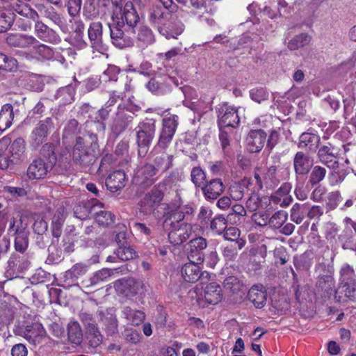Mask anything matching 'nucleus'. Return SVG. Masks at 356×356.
Masks as SVG:
<instances>
[{"instance_id": "f257e3e1", "label": "nucleus", "mask_w": 356, "mask_h": 356, "mask_svg": "<svg viewBox=\"0 0 356 356\" xmlns=\"http://www.w3.org/2000/svg\"><path fill=\"white\" fill-rule=\"evenodd\" d=\"M99 147L96 134L86 131L83 136H77L72 152L73 163L83 171H89L97 159Z\"/></svg>"}, {"instance_id": "f03ea898", "label": "nucleus", "mask_w": 356, "mask_h": 356, "mask_svg": "<svg viewBox=\"0 0 356 356\" xmlns=\"http://www.w3.org/2000/svg\"><path fill=\"white\" fill-rule=\"evenodd\" d=\"M13 10L19 15L31 19L34 21V34L35 38L39 40L54 44H58L61 42V38L58 33L53 29L49 27L42 21L38 20L39 15L35 10L32 9L28 4L23 3L22 4L16 3L13 6Z\"/></svg>"}, {"instance_id": "7ed1b4c3", "label": "nucleus", "mask_w": 356, "mask_h": 356, "mask_svg": "<svg viewBox=\"0 0 356 356\" xmlns=\"http://www.w3.org/2000/svg\"><path fill=\"white\" fill-rule=\"evenodd\" d=\"M54 164V145L47 143L42 145L39 156L29 164L27 176L30 179H44L51 173Z\"/></svg>"}, {"instance_id": "20e7f679", "label": "nucleus", "mask_w": 356, "mask_h": 356, "mask_svg": "<svg viewBox=\"0 0 356 356\" xmlns=\"http://www.w3.org/2000/svg\"><path fill=\"white\" fill-rule=\"evenodd\" d=\"M136 144L138 156L145 157L155 138L156 132V120L146 118L139 122L134 129Z\"/></svg>"}, {"instance_id": "39448f33", "label": "nucleus", "mask_w": 356, "mask_h": 356, "mask_svg": "<svg viewBox=\"0 0 356 356\" xmlns=\"http://www.w3.org/2000/svg\"><path fill=\"white\" fill-rule=\"evenodd\" d=\"M318 161L328 168L332 170L330 175L335 179L336 182H341L346 177L344 170H339V152L337 148L330 143L320 145L317 151Z\"/></svg>"}, {"instance_id": "423d86ee", "label": "nucleus", "mask_w": 356, "mask_h": 356, "mask_svg": "<svg viewBox=\"0 0 356 356\" xmlns=\"http://www.w3.org/2000/svg\"><path fill=\"white\" fill-rule=\"evenodd\" d=\"M13 333L24 337L30 343L36 345L42 342L46 332L42 325L39 322L18 319L14 325Z\"/></svg>"}, {"instance_id": "0eeeda50", "label": "nucleus", "mask_w": 356, "mask_h": 356, "mask_svg": "<svg viewBox=\"0 0 356 356\" xmlns=\"http://www.w3.org/2000/svg\"><path fill=\"white\" fill-rule=\"evenodd\" d=\"M165 184L159 182L147 192L139 202L140 212L145 215L152 214L159 217V211L156 208L163 204L161 203L165 196Z\"/></svg>"}, {"instance_id": "6e6552de", "label": "nucleus", "mask_w": 356, "mask_h": 356, "mask_svg": "<svg viewBox=\"0 0 356 356\" xmlns=\"http://www.w3.org/2000/svg\"><path fill=\"white\" fill-rule=\"evenodd\" d=\"M179 125V117L175 114L166 115L162 120L157 143L151 154L157 148L166 150L171 144Z\"/></svg>"}, {"instance_id": "1a4fd4ad", "label": "nucleus", "mask_w": 356, "mask_h": 356, "mask_svg": "<svg viewBox=\"0 0 356 356\" xmlns=\"http://www.w3.org/2000/svg\"><path fill=\"white\" fill-rule=\"evenodd\" d=\"M165 70L162 67H157V72L161 76H163L162 81L152 78L146 84V88L152 93L163 95L168 92L172 89V86H178V79L172 75L174 70L172 67H167L163 65Z\"/></svg>"}, {"instance_id": "9d476101", "label": "nucleus", "mask_w": 356, "mask_h": 356, "mask_svg": "<svg viewBox=\"0 0 356 356\" xmlns=\"http://www.w3.org/2000/svg\"><path fill=\"white\" fill-rule=\"evenodd\" d=\"M123 0H111L112 4L115 7L120 8V17L115 13L112 16L113 24H120L121 26L135 29L140 21L139 15L132 3L129 1L122 8Z\"/></svg>"}, {"instance_id": "9b49d317", "label": "nucleus", "mask_w": 356, "mask_h": 356, "mask_svg": "<svg viewBox=\"0 0 356 356\" xmlns=\"http://www.w3.org/2000/svg\"><path fill=\"white\" fill-rule=\"evenodd\" d=\"M112 44L124 49L134 46L136 34L135 29L121 26L120 24H108Z\"/></svg>"}, {"instance_id": "f8f14e48", "label": "nucleus", "mask_w": 356, "mask_h": 356, "mask_svg": "<svg viewBox=\"0 0 356 356\" xmlns=\"http://www.w3.org/2000/svg\"><path fill=\"white\" fill-rule=\"evenodd\" d=\"M218 127L236 128L240 123L238 108L223 102L216 106Z\"/></svg>"}, {"instance_id": "ddd939ff", "label": "nucleus", "mask_w": 356, "mask_h": 356, "mask_svg": "<svg viewBox=\"0 0 356 356\" xmlns=\"http://www.w3.org/2000/svg\"><path fill=\"white\" fill-rule=\"evenodd\" d=\"M54 118H46L40 120L31 134V145L34 148L38 147L46 141L49 134L54 129Z\"/></svg>"}, {"instance_id": "4468645a", "label": "nucleus", "mask_w": 356, "mask_h": 356, "mask_svg": "<svg viewBox=\"0 0 356 356\" xmlns=\"http://www.w3.org/2000/svg\"><path fill=\"white\" fill-rule=\"evenodd\" d=\"M207 248V241L206 238L198 236L191 239L186 244L187 256L189 261L202 264L205 259V250Z\"/></svg>"}, {"instance_id": "2eb2a0df", "label": "nucleus", "mask_w": 356, "mask_h": 356, "mask_svg": "<svg viewBox=\"0 0 356 356\" xmlns=\"http://www.w3.org/2000/svg\"><path fill=\"white\" fill-rule=\"evenodd\" d=\"M134 116L122 110V104H119L115 115L111 118L109 127L111 133L115 136L122 134L133 123Z\"/></svg>"}, {"instance_id": "dca6fc26", "label": "nucleus", "mask_w": 356, "mask_h": 356, "mask_svg": "<svg viewBox=\"0 0 356 356\" xmlns=\"http://www.w3.org/2000/svg\"><path fill=\"white\" fill-rule=\"evenodd\" d=\"M314 165V159L309 153L298 151L293 159V167L298 181L299 178L307 176Z\"/></svg>"}, {"instance_id": "f3484780", "label": "nucleus", "mask_w": 356, "mask_h": 356, "mask_svg": "<svg viewBox=\"0 0 356 356\" xmlns=\"http://www.w3.org/2000/svg\"><path fill=\"white\" fill-rule=\"evenodd\" d=\"M158 173L152 163H145L137 172L136 182L141 188L146 189L156 181Z\"/></svg>"}, {"instance_id": "a211bd4d", "label": "nucleus", "mask_w": 356, "mask_h": 356, "mask_svg": "<svg viewBox=\"0 0 356 356\" xmlns=\"http://www.w3.org/2000/svg\"><path fill=\"white\" fill-rule=\"evenodd\" d=\"M163 209L166 210L163 214V227L164 229H167L168 226L182 225L183 224H188L184 218L182 212L179 207H174L168 203L162 204Z\"/></svg>"}, {"instance_id": "6ab92c4d", "label": "nucleus", "mask_w": 356, "mask_h": 356, "mask_svg": "<svg viewBox=\"0 0 356 356\" xmlns=\"http://www.w3.org/2000/svg\"><path fill=\"white\" fill-rule=\"evenodd\" d=\"M321 144L320 136L308 129L300 134L298 138L297 146L300 149H304L307 153H316Z\"/></svg>"}, {"instance_id": "aec40b11", "label": "nucleus", "mask_w": 356, "mask_h": 356, "mask_svg": "<svg viewBox=\"0 0 356 356\" xmlns=\"http://www.w3.org/2000/svg\"><path fill=\"white\" fill-rule=\"evenodd\" d=\"M97 315L100 323L103 325V329L108 336H113L118 332V321L115 314V311L112 308L106 310L97 311Z\"/></svg>"}, {"instance_id": "412c9836", "label": "nucleus", "mask_w": 356, "mask_h": 356, "mask_svg": "<svg viewBox=\"0 0 356 356\" xmlns=\"http://www.w3.org/2000/svg\"><path fill=\"white\" fill-rule=\"evenodd\" d=\"M79 318L87 332L92 337V344L97 346L101 343L103 337L93 315L88 312L81 311Z\"/></svg>"}, {"instance_id": "4be33fe9", "label": "nucleus", "mask_w": 356, "mask_h": 356, "mask_svg": "<svg viewBox=\"0 0 356 356\" xmlns=\"http://www.w3.org/2000/svg\"><path fill=\"white\" fill-rule=\"evenodd\" d=\"M199 264L190 261L182 266L181 273L186 282L191 283H194L197 280L203 282L204 280L207 279L210 276L208 272L201 271Z\"/></svg>"}, {"instance_id": "5701e85b", "label": "nucleus", "mask_w": 356, "mask_h": 356, "mask_svg": "<svg viewBox=\"0 0 356 356\" xmlns=\"http://www.w3.org/2000/svg\"><path fill=\"white\" fill-rule=\"evenodd\" d=\"M191 228L189 224L169 226L168 237L169 242L174 246L186 242L190 237Z\"/></svg>"}, {"instance_id": "b1692460", "label": "nucleus", "mask_w": 356, "mask_h": 356, "mask_svg": "<svg viewBox=\"0 0 356 356\" xmlns=\"http://www.w3.org/2000/svg\"><path fill=\"white\" fill-rule=\"evenodd\" d=\"M174 12L163 8L161 6H153L149 13V22L158 31L171 19Z\"/></svg>"}, {"instance_id": "393cba45", "label": "nucleus", "mask_w": 356, "mask_h": 356, "mask_svg": "<svg viewBox=\"0 0 356 356\" xmlns=\"http://www.w3.org/2000/svg\"><path fill=\"white\" fill-rule=\"evenodd\" d=\"M334 280L331 275L320 276L316 286V290L322 298L330 299L332 296L337 299V291L334 290Z\"/></svg>"}, {"instance_id": "a878e982", "label": "nucleus", "mask_w": 356, "mask_h": 356, "mask_svg": "<svg viewBox=\"0 0 356 356\" xmlns=\"http://www.w3.org/2000/svg\"><path fill=\"white\" fill-rule=\"evenodd\" d=\"M7 264V273L15 274L28 270L31 266V261L27 255L13 252L9 257Z\"/></svg>"}, {"instance_id": "bb28decb", "label": "nucleus", "mask_w": 356, "mask_h": 356, "mask_svg": "<svg viewBox=\"0 0 356 356\" xmlns=\"http://www.w3.org/2000/svg\"><path fill=\"white\" fill-rule=\"evenodd\" d=\"M36 42V38L23 33H9L6 38V43L10 48L27 49Z\"/></svg>"}, {"instance_id": "cd10ccee", "label": "nucleus", "mask_w": 356, "mask_h": 356, "mask_svg": "<svg viewBox=\"0 0 356 356\" xmlns=\"http://www.w3.org/2000/svg\"><path fill=\"white\" fill-rule=\"evenodd\" d=\"M88 37L91 47L97 51L104 49L103 25L100 22H92L88 29Z\"/></svg>"}, {"instance_id": "c85d7f7f", "label": "nucleus", "mask_w": 356, "mask_h": 356, "mask_svg": "<svg viewBox=\"0 0 356 356\" xmlns=\"http://www.w3.org/2000/svg\"><path fill=\"white\" fill-rule=\"evenodd\" d=\"M201 190L207 201H213L224 192L225 185L221 179H211L206 182Z\"/></svg>"}, {"instance_id": "c756f323", "label": "nucleus", "mask_w": 356, "mask_h": 356, "mask_svg": "<svg viewBox=\"0 0 356 356\" xmlns=\"http://www.w3.org/2000/svg\"><path fill=\"white\" fill-rule=\"evenodd\" d=\"M184 30V24L172 15L171 19L168 20L161 27L159 33L167 39L177 38Z\"/></svg>"}, {"instance_id": "7c9ffc66", "label": "nucleus", "mask_w": 356, "mask_h": 356, "mask_svg": "<svg viewBox=\"0 0 356 356\" xmlns=\"http://www.w3.org/2000/svg\"><path fill=\"white\" fill-rule=\"evenodd\" d=\"M266 133L262 129H252L247 136V143L250 152H259L266 142Z\"/></svg>"}, {"instance_id": "2f4dec72", "label": "nucleus", "mask_w": 356, "mask_h": 356, "mask_svg": "<svg viewBox=\"0 0 356 356\" xmlns=\"http://www.w3.org/2000/svg\"><path fill=\"white\" fill-rule=\"evenodd\" d=\"M104 204L102 202H87L83 204H79L74 208V214L76 218L84 220L91 218L96 209H102Z\"/></svg>"}, {"instance_id": "473e14b6", "label": "nucleus", "mask_w": 356, "mask_h": 356, "mask_svg": "<svg viewBox=\"0 0 356 356\" xmlns=\"http://www.w3.org/2000/svg\"><path fill=\"white\" fill-rule=\"evenodd\" d=\"M127 181L124 170H118L110 174L106 179V186L111 192L115 193L125 186Z\"/></svg>"}, {"instance_id": "72a5a7b5", "label": "nucleus", "mask_w": 356, "mask_h": 356, "mask_svg": "<svg viewBox=\"0 0 356 356\" xmlns=\"http://www.w3.org/2000/svg\"><path fill=\"white\" fill-rule=\"evenodd\" d=\"M121 313V317L125 319L127 323L134 326L139 325L145 318V314L143 311L130 306L123 307Z\"/></svg>"}, {"instance_id": "f704fd0d", "label": "nucleus", "mask_w": 356, "mask_h": 356, "mask_svg": "<svg viewBox=\"0 0 356 356\" xmlns=\"http://www.w3.org/2000/svg\"><path fill=\"white\" fill-rule=\"evenodd\" d=\"M248 297L257 309L263 308L267 301V293L262 285H254L248 291Z\"/></svg>"}, {"instance_id": "c9c22d12", "label": "nucleus", "mask_w": 356, "mask_h": 356, "mask_svg": "<svg viewBox=\"0 0 356 356\" xmlns=\"http://www.w3.org/2000/svg\"><path fill=\"white\" fill-rule=\"evenodd\" d=\"M15 238L14 241V247L17 252L24 254L29 246V232L22 226V221L20 225H17L15 230Z\"/></svg>"}, {"instance_id": "e433bc0d", "label": "nucleus", "mask_w": 356, "mask_h": 356, "mask_svg": "<svg viewBox=\"0 0 356 356\" xmlns=\"http://www.w3.org/2000/svg\"><path fill=\"white\" fill-rule=\"evenodd\" d=\"M67 217L65 208L63 206L58 207L53 218L51 224V234L54 238H58L62 234V228Z\"/></svg>"}, {"instance_id": "4c0bfd02", "label": "nucleus", "mask_w": 356, "mask_h": 356, "mask_svg": "<svg viewBox=\"0 0 356 356\" xmlns=\"http://www.w3.org/2000/svg\"><path fill=\"white\" fill-rule=\"evenodd\" d=\"M173 159L172 154H168L166 150H163L160 154L155 155L152 164L158 172L161 171L163 173L172 167Z\"/></svg>"}, {"instance_id": "58836bf2", "label": "nucleus", "mask_w": 356, "mask_h": 356, "mask_svg": "<svg viewBox=\"0 0 356 356\" xmlns=\"http://www.w3.org/2000/svg\"><path fill=\"white\" fill-rule=\"evenodd\" d=\"M25 149L26 144L22 138H17L10 143L8 154L11 156L13 163L24 159Z\"/></svg>"}, {"instance_id": "ea45409f", "label": "nucleus", "mask_w": 356, "mask_h": 356, "mask_svg": "<svg viewBox=\"0 0 356 356\" xmlns=\"http://www.w3.org/2000/svg\"><path fill=\"white\" fill-rule=\"evenodd\" d=\"M204 298L209 304L216 305L221 301L222 293L219 284L211 282L204 289Z\"/></svg>"}, {"instance_id": "a19ab883", "label": "nucleus", "mask_w": 356, "mask_h": 356, "mask_svg": "<svg viewBox=\"0 0 356 356\" xmlns=\"http://www.w3.org/2000/svg\"><path fill=\"white\" fill-rule=\"evenodd\" d=\"M327 170L321 165H314L312 167L308 175L307 185L312 187L316 186L325 178Z\"/></svg>"}, {"instance_id": "79ce46f5", "label": "nucleus", "mask_w": 356, "mask_h": 356, "mask_svg": "<svg viewBox=\"0 0 356 356\" xmlns=\"http://www.w3.org/2000/svg\"><path fill=\"white\" fill-rule=\"evenodd\" d=\"M13 118V106L10 104L3 105L0 111V134L11 126Z\"/></svg>"}, {"instance_id": "37998d69", "label": "nucleus", "mask_w": 356, "mask_h": 356, "mask_svg": "<svg viewBox=\"0 0 356 356\" xmlns=\"http://www.w3.org/2000/svg\"><path fill=\"white\" fill-rule=\"evenodd\" d=\"M244 241H233L222 248V255L226 261H234L238 255V250L243 248Z\"/></svg>"}, {"instance_id": "c03bdc74", "label": "nucleus", "mask_w": 356, "mask_h": 356, "mask_svg": "<svg viewBox=\"0 0 356 356\" xmlns=\"http://www.w3.org/2000/svg\"><path fill=\"white\" fill-rule=\"evenodd\" d=\"M76 93V86L69 84L58 89L55 95L59 102L63 105L71 104Z\"/></svg>"}, {"instance_id": "a18cd8bd", "label": "nucleus", "mask_w": 356, "mask_h": 356, "mask_svg": "<svg viewBox=\"0 0 356 356\" xmlns=\"http://www.w3.org/2000/svg\"><path fill=\"white\" fill-rule=\"evenodd\" d=\"M308 202L295 203L290 211V218L291 221L299 225L302 222L304 219L307 218Z\"/></svg>"}, {"instance_id": "49530a36", "label": "nucleus", "mask_w": 356, "mask_h": 356, "mask_svg": "<svg viewBox=\"0 0 356 356\" xmlns=\"http://www.w3.org/2000/svg\"><path fill=\"white\" fill-rule=\"evenodd\" d=\"M246 210L243 206L235 204L232 206L231 211L227 214L226 218L232 225H239L243 222L246 216Z\"/></svg>"}, {"instance_id": "de8ad7c7", "label": "nucleus", "mask_w": 356, "mask_h": 356, "mask_svg": "<svg viewBox=\"0 0 356 356\" xmlns=\"http://www.w3.org/2000/svg\"><path fill=\"white\" fill-rule=\"evenodd\" d=\"M228 220L222 214H218L212 218L206 230H211L213 233L220 235L227 227Z\"/></svg>"}, {"instance_id": "09e8293b", "label": "nucleus", "mask_w": 356, "mask_h": 356, "mask_svg": "<svg viewBox=\"0 0 356 356\" xmlns=\"http://www.w3.org/2000/svg\"><path fill=\"white\" fill-rule=\"evenodd\" d=\"M110 107H106V106L104 105V107L100 108L98 111V116L100 118L101 120H91V121H87L86 122V126L88 127H95L96 129L98 131H102L104 132L106 130V124L104 121L108 119L109 116V113L111 111V109H109Z\"/></svg>"}, {"instance_id": "8fccbe9b", "label": "nucleus", "mask_w": 356, "mask_h": 356, "mask_svg": "<svg viewBox=\"0 0 356 356\" xmlns=\"http://www.w3.org/2000/svg\"><path fill=\"white\" fill-rule=\"evenodd\" d=\"M223 287L225 291L233 294L246 290L243 282L236 276H229L223 282Z\"/></svg>"}, {"instance_id": "3c124183", "label": "nucleus", "mask_w": 356, "mask_h": 356, "mask_svg": "<svg viewBox=\"0 0 356 356\" xmlns=\"http://www.w3.org/2000/svg\"><path fill=\"white\" fill-rule=\"evenodd\" d=\"M55 164L52 166L51 173L53 175H65L71 167V163L68 157L61 156L57 158L54 152Z\"/></svg>"}, {"instance_id": "603ef678", "label": "nucleus", "mask_w": 356, "mask_h": 356, "mask_svg": "<svg viewBox=\"0 0 356 356\" xmlns=\"http://www.w3.org/2000/svg\"><path fill=\"white\" fill-rule=\"evenodd\" d=\"M92 218L99 225L108 227L114 223L115 216L111 211L96 209Z\"/></svg>"}, {"instance_id": "864d4df0", "label": "nucleus", "mask_w": 356, "mask_h": 356, "mask_svg": "<svg viewBox=\"0 0 356 356\" xmlns=\"http://www.w3.org/2000/svg\"><path fill=\"white\" fill-rule=\"evenodd\" d=\"M250 184V179H243L240 182L235 183L229 188L230 195L234 200H240L244 196V189Z\"/></svg>"}, {"instance_id": "5fc2aeb1", "label": "nucleus", "mask_w": 356, "mask_h": 356, "mask_svg": "<svg viewBox=\"0 0 356 356\" xmlns=\"http://www.w3.org/2000/svg\"><path fill=\"white\" fill-rule=\"evenodd\" d=\"M212 216L213 211L210 207L201 206L196 218L197 223L201 228L206 229L212 219Z\"/></svg>"}, {"instance_id": "6e6d98bb", "label": "nucleus", "mask_w": 356, "mask_h": 356, "mask_svg": "<svg viewBox=\"0 0 356 356\" xmlns=\"http://www.w3.org/2000/svg\"><path fill=\"white\" fill-rule=\"evenodd\" d=\"M288 219V214L285 211L280 210L270 215L268 226L273 230L280 229Z\"/></svg>"}, {"instance_id": "4d7b16f0", "label": "nucleus", "mask_w": 356, "mask_h": 356, "mask_svg": "<svg viewBox=\"0 0 356 356\" xmlns=\"http://www.w3.org/2000/svg\"><path fill=\"white\" fill-rule=\"evenodd\" d=\"M67 335L69 340L74 344H80L82 341V330L78 322L74 321L68 324Z\"/></svg>"}, {"instance_id": "13d9d810", "label": "nucleus", "mask_w": 356, "mask_h": 356, "mask_svg": "<svg viewBox=\"0 0 356 356\" xmlns=\"http://www.w3.org/2000/svg\"><path fill=\"white\" fill-rule=\"evenodd\" d=\"M114 254L121 261H128L138 257L136 251L128 245L118 246L114 252Z\"/></svg>"}, {"instance_id": "bf43d9fd", "label": "nucleus", "mask_w": 356, "mask_h": 356, "mask_svg": "<svg viewBox=\"0 0 356 356\" xmlns=\"http://www.w3.org/2000/svg\"><path fill=\"white\" fill-rule=\"evenodd\" d=\"M100 14L95 0H85L83 7V15L88 19H92Z\"/></svg>"}, {"instance_id": "052dcab7", "label": "nucleus", "mask_w": 356, "mask_h": 356, "mask_svg": "<svg viewBox=\"0 0 356 356\" xmlns=\"http://www.w3.org/2000/svg\"><path fill=\"white\" fill-rule=\"evenodd\" d=\"M191 178L196 188H202L207 181L206 180V173L200 166H196L192 168L191 172Z\"/></svg>"}, {"instance_id": "680f3d73", "label": "nucleus", "mask_w": 356, "mask_h": 356, "mask_svg": "<svg viewBox=\"0 0 356 356\" xmlns=\"http://www.w3.org/2000/svg\"><path fill=\"white\" fill-rule=\"evenodd\" d=\"M112 270L108 268H102L95 272L89 279V284L87 286H92L99 284L102 282H106L111 277Z\"/></svg>"}, {"instance_id": "e2e57ef3", "label": "nucleus", "mask_w": 356, "mask_h": 356, "mask_svg": "<svg viewBox=\"0 0 356 356\" xmlns=\"http://www.w3.org/2000/svg\"><path fill=\"white\" fill-rule=\"evenodd\" d=\"M311 38L307 33H301L296 35L288 42V48L290 50H296L308 44Z\"/></svg>"}, {"instance_id": "0e129e2a", "label": "nucleus", "mask_w": 356, "mask_h": 356, "mask_svg": "<svg viewBox=\"0 0 356 356\" xmlns=\"http://www.w3.org/2000/svg\"><path fill=\"white\" fill-rule=\"evenodd\" d=\"M81 127L76 119L70 120L65 125L63 132V139L68 138L72 136L81 134Z\"/></svg>"}, {"instance_id": "69168bd1", "label": "nucleus", "mask_w": 356, "mask_h": 356, "mask_svg": "<svg viewBox=\"0 0 356 356\" xmlns=\"http://www.w3.org/2000/svg\"><path fill=\"white\" fill-rule=\"evenodd\" d=\"M17 69V60L0 52V70L13 72Z\"/></svg>"}, {"instance_id": "338daca9", "label": "nucleus", "mask_w": 356, "mask_h": 356, "mask_svg": "<svg viewBox=\"0 0 356 356\" xmlns=\"http://www.w3.org/2000/svg\"><path fill=\"white\" fill-rule=\"evenodd\" d=\"M137 39L145 44H151L155 41L154 35L148 26L143 25L140 26L137 35Z\"/></svg>"}, {"instance_id": "774afa93", "label": "nucleus", "mask_w": 356, "mask_h": 356, "mask_svg": "<svg viewBox=\"0 0 356 356\" xmlns=\"http://www.w3.org/2000/svg\"><path fill=\"white\" fill-rule=\"evenodd\" d=\"M277 168L272 165L269 167L264 175V181L266 187L276 186L280 182V178L277 177Z\"/></svg>"}]
</instances>
